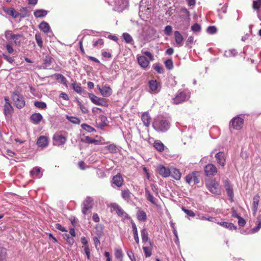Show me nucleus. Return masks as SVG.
Masks as SVG:
<instances>
[{
    "instance_id": "f257e3e1",
    "label": "nucleus",
    "mask_w": 261,
    "mask_h": 261,
    "mask_svg": "<svg viewBox=\"0 0 261 261\" xmlns=\"http://www.w3.org/2000/svg\"><path fill=\"white\" fill-rule=\"evenodd\" d=\"M154 129L158 132H165L170 127V123L162 116L157 117L152 124Z\"/></svg>"
},
{
    "instance_id": "f03ea898",
    "label": "nucleus",
    "mask_w": 261,
    "mask_h": 261,
    "mask_svg": "<svg viewBox=\"0 0 261 261\" xmlns=\"http://www.w3.org/2000/svg\"><path fill=\"white\" fill-rule=\"evenodd\" d=\"M5 37L8 41H13L15 45L18 46L24 40L23 35L13 34L12 31L9 30L5 32Z\"/></svg>"
},
{
    "instance_id": "7ed1b4c3",
    "label": "nucleus",
    "mask_w": 261,
    "mask_h": 261,
    "mask_svg": "<svg viewBox=\"0 0 261 261\" xmlns=\"http://www.w3.org/2000/svg\"><path fill=\"white\" fill-rule=\"evenodd\" d=\"M205 184L207 188L213 194L216 195L220 194L221 186L215 179L206 180Z\"/></svg>"
},
{
    "instance_id": "20e7f679",
    "label": "nucleus",
    "mask_w": 261,
    "mask_h": 261,
    "mask_svg": "<svg viewBox=\"0 0 261 261\" xmlns=\"http://www.w3.org/2000/svg\"><path fill=\"white\" fill-rule=\"evenodd\" d=\"M12 99L15 106L18 109H21L25 106V101L23 96L17 92H14L12 95Z\"/></svg>"
},
{
    "instance_id": "39448f33",
    "label": "nucleus",
    "mask_w": 261,
    "mask_h": 261,
    "mask_svg": "<svg viewBox=\"0 0 261 261\" xmlns=\"http://www.w3.org/2000/svg\"><path fill=\"white\" fill-rule=\"evenodd\" d=\"M190 97V93L188 91H178L175 97L173 99V103L177 105L186 100Z\"/></svg>"
},
{
    "instance_id": "423d86ee",
    "label": "nucleus",
    "mask_w": 261,
    "mask_h": 261,
    "mask_svg": "<svg viewBox=\"0 0 261 261\" xmlns=\"http://www.w3.org/2000/svg\"><path fill=\"white\" fill-rule=\"evenodd\" d=\"M53 144L56 146L64 145L66 141L67 138L63 135L59 133H55L53 137Z\"/></svg>"
},
{
    "instance_id": "0eeeda50",
    "label": "nucleus",
    "mask_w": 261,
    "mask_h": 261,
    "mask_svg": "<svg viewBox=\"0 0 261 261\" xmlns=\"http://www.w3.org/2000/svg\"><path fill=\"white\" fill-rule=\"evenodd\" d=\"M198 176L199 173L198 172H193L186 176V180L189 184L194 185L199 182Z\"/></svg>"
},
{
    "instance_id": "6e6552de",
    "label": "nucleus",
    "mask_w": 261,
    "mask_h": 261,
    "mask_svg": "<svg viewBox=\"0 0 261 261\" xmlns=\"http://www.w3.org/2000/svg\"><path fill=\"white\" fill-rule=\"evenodd\" d=\"M243 122V119L241 117L237 116L231 119L229 124L233 129L239 130L242 127Z\"/></svg>"
},
{
    "instance_id": "1a4fd4ad",
    "label": "nucleus",
    "mask_w": 261,
    "mask_h": 261,
    "mask_svg": "<svg viewBox=\"0 0 261 261\" xmlns=\"http://www.w3.org/2000/svg\"><path fill=\"white\" fill-rule=\"evenodd\" d=\"M113 10L118 12H122L127 6L128 0H116Z\"/></svg>"
},
{
    "instance_id": "9d476101",
    "label": "nucleus",
    "mask_w": 261,
    "mask_h": 261,
    "mask_svg": "<svg viewBox=\"0 0 261 261\" xmlns=\"http://www.w3.org/2000/svg\"><path fill=\"white\" fill-rule=\"evenodd\" d=\"M89 98L91 101L95 105L102 106H107L108 104L102 98L98 97L93 94H89Z\"/></svg>"
},
{
    "instance_id": "9b49d317",
    "label": "nucleus",
    "mask_w": 261,
    "mask_h": 261,
    "mask_svg": "<svg viewBox=\"0 0 261 261\" xmlns=\"http://www.w3.org/2000/svg\"><path fill=\"white\" fill-rule=\"evenodd\" d=\"M149 92L150 93H157L160 90V84L156 80H150L148 82Z\"/></svg>"
},
{
    "instance_id": "f8f14e48",
    "label": "nucleus",
    "mask_w": 261,
    "mask_h": 261,
    "mask_svg": "<svg viewBox=\"0 0 261 261\" xmlns=\"http://www.w3.org/2000/svg\"><path fill=\"white\" fill-rule=\"evenodd\" d=\"M92 202L93 199L90 197H87L84 201L82 213L84 215L87 214L88 211L92 208L93 205Z\"/></svg>"
},
{
    "instance_id": "ddd939ff",
    "label": "nucleus",
    "mask_w": 261,
    "mask_h": 261,
    "mask_svg": "<svg viewBox=\"0 0 261 261\" xmlns=\"http://www.w3.org/2000/svg\"><path fill=\"white\" fill-rule=\"evenodd\" d=\"M224 187L229 200L232 201L233 200V190L232 186L228 180L224 181Z\"/></svg>"
},
{
    "instance_id": "4468645a",
    "label": "nucleus",
    "mask_w": 261,
    "mask_h": 261,
    "mask_svg": "<svg viewBox=\"0 0 261 261\" xmlns=\"http://www.w3.org/2000/svg\"><path fill=\"white\" fill-rule=\"evenodd\" d=\"M204 172L207 176L214 175L217 172V169L214 165L210 164L205 166Z\"/></svg>"
},
{
    "instance_id": "2eb2a0df",
    "label": "nucleus",
    "mask_w": 261,
    "mask_h": 261,
    "mask_svg": "<svg viewBox=\"0 0 261 261\" xmlns=\"http://www.w3.org/2000/svg\"><path fill=\"white\" fill-rule=\"evenodd\" d=\"M37 145L41 148H45L48 145V140L46 137L44 136H40L37 141Z\"/></svg>"
},
{
    "instance_id": "dca6fc26",
    "label": "nucleus",
    "mask_w": 261,
    "mask_h": 261,
    "mask_svg": "<svg viewBox=\"0 0 261 261\" xmlns=\"http://www.w3.org/2000/svg\"><path fill=\"white\" fill-rule=\"evenodd\" d=\"M158 171L160 174L164 177H169L171 174L170 169L163 165L159 166Z\"/></svg>"
},
{
    "instance_id": "f3484780",
    "label": "nucleus",
    "mask_w": 261,
    "mask_h": 261,
    "mask_svg": "<svg viewBox=\"0 0 261 261\" xmlns=\"http://www.w3.org/2000/svg\"><path fill=\"white\" fill-rule=\"evenodd\" d=\"M137 60L140 66L143 68L146 69L149 65V61L144 56H138Z\"/></svg>"
},
{
    "instance_id": "a211bd4d",
    "label": "nucleus",
    "mask_w": 261,
    "mask_h": 261,
    "mask_svg": "<svg viewBox=\"0 0 261 261\" xmlns=\"http://www.w3.org/2000/svg\"><path fill=\"white\" fill-rule=\"evenodd\" d=\"M98 88L101 95L104 97H108L112 93V90L109 86H105L102 88L99 87Z\"/></svg>"
},
{
    "instance_id": "6ab92c4d",
    "label": "nucleus",
    "mask_w": 261,
    "mask_h": 261,
    "mask_svg": "<svg viewBox=\"0 0 261 261\" xmlns=\"http://www.w3.org/2000/svg\"><path fill=\"white\" fill-rule=\"evenodd\" d=\"M215 158L217 160V163L222 166H224L225 165V156L223 152H219L215 155Z\"/></svg>"
},
{
    "instance_id": "aec40b11",
    "label": "nucleus",
    "mask_w": 261,
    "mask_h": 261,
    "mask_svg": "<svg viewBox=\"0 0 261 261\" xmlns=\"http://www.w3.org/2000/svg\"><path fill=\"white\" fill-rule=\"evenodd\" d=\"M98 122H97V125L98 127L102 128L104 126L108 125V121L107 117L103 115H100L99 116L98 120Z\"/></svg>"
},
{
    "instance_id": "412c9836",
    "label": "nucleus",
    "mask_w": 261,
    "mask_h": 261,
    "mask_svg": "<svg viewBox=\"0 0 261 261\" xmlns=\"http://www.w3.org/2000/svg\"><path fill=\"white\" fill-rule=\"evenodd\" d=\"M31 122L34 124H39L43 119V117L40 113H34L31 116Z\"/></svg>"
},
{
    "instance_id": "4be33fe9",
    "label": "nucleus",
    "mask_w": 261,
    "mask_h": 261,
    "mask_svg": "<svg viewBox=\"0 0 261 261\" xmlns=\"http://www.w3.org/2000/svg\"><path fill=\"white\" fill-rule=\"evenodd\" d=\"M112 181L117 187H120L123 185V179L120 174H117L113 177Z\"/></svg>"
},
{
    "instance_id": "5701e85b",
    "label": "nucleus",
    "mask_w": 261,
    "mask_h": 261,
    "mask_svg": "<svg viewBox=\"0 0 261 261\" xmlns=\"http://www.w3.org/2000/svg\"><path fill=\"white\" fill-rule=\"evenodd\" d=\"M174 37L176 43L178 46H181L182 45V42L184 41V38L181 34L179 31H175Z\"/></svg>"
},
{
    "instance_id": "b1692460",
    "label": "nucleus",
    "mask_w": 261,
    "mask_h": 261,
    "mask_svg": "<svg viewBox=\"0 0 261 261\" xmlns=\"http://www.w3.org/2000/svg\"><path fill=\"white\" fill-rule=\"evenodd\" d=\"M13 112V108L11 104H5L4 113L6 117H10Z\"/></svg>"
},
{
    "instance_id": "393cba45",
    "label": "nucleus",
    "mask_w": 261,
    "mask_h": 261,
    "mask_svg": "<svg viewBox=\"0 0 261 261\" xmlns=\"http://www.w3.org/2000/svg\"><path fill=\"white\" fill-rule=\"evenodd\" d=\"M141 119L145 126L147 127L149 126L151 118L148 112H144L142 115Z\"/></svg>"
},
{
    "instance_id": "a878e982",
    "label": "nucleus",
    "mask_w": 261,
    "mask_h": 261,
    "mask_svg": "<svg viewBox=\"0 0 261 261\" xmlns=\"http://www.w3.org/2000/svg\"><path fill=\"white\" fill-rule=\"evenodd\" d=\"M145 197L147 200L150 201L153 204L156 205V199L154 197V196L150 193V191L148 189H145Z\"/></svg>"
},
{
    "instance_id": "bb28decb",
    "label": "nucleus",
    "mask_w": 261,
    "mask_h": 261,
    "mask_svg": "<svg viewBox=\"0 0 261 261\" xmlns=\"http://www.w3.org/2000/svg\"><path fill=\"white\" fill-rule=\"evenodd\" d=\"M132 195V193L128 189H124L121 192L122 197L127 201H129L130 200Z\"/></svg>"
},
{
    "instance_id": "cd10ccee",
    "label": "nucleus",
    "mask_w": 261,
    "mask_h": 261,
    "mask_svg": "<svg viewBox=\"0 0 261 261\" xmlns=\"http://www.w3.org/2000/svg\"><path fill=\"white\" fill-rule=\"evenodd\" d=\"M4 11L8 15L11 16L13 18H17L19 14L17 12L14 8H4Z\"/></svg>"
},
{
    "instance_id": "c85d7f7f",
    "label": "nucleus",
    "mask_w": 261,
    "mask_h": 261,
    "mask_svg": "<svg viewBox=\"0 0 261 261\" xmlns=\"http://www.w3.org/2000/svg\"><path fill=\"white\" fill-rule=\"evenodd\" d=\"M171 174L170 175L176 180H179L181 177V173L179 170L176 168L170 169Z\"/></svg>"
},
{
    "instance_id": "c756f323",
    "label": "nucleus",
    "mask_w": 261,
    "mask_h": 261,
    "mask_svg": "<svg viewBox=\"0 0 261 261\" xmlns=\"http://www.w3.org/2000/svg\"><path fill=\"white\" fill-rule=\"evenodd\" d=\"M259 201V196L258 195H255L253 197V205H252L254 215H255L257 212Z\"/></svg>"
},
{
    "instance_id": "7c9ffc66",
    "label": "nucleus",
    "mask_w": 261,
    "mask_h": 261,
    "mask_svg": "<svg viewBox=\"0 0 261 261\" xmlns=\"http://www.w3.org/2000/svg\"><path fill=\"white\" fill-rule=\"evenodd\" d=\"M47 14V11L43 9L37 10L34 12V15L36 18L44 17Z\"/></svg>"
},
{
    "instance_id": "2f4dec72",
    "label": "nucleus",
    "mask_w": 261,
    "mask_h": 261,
    "mask_svg": "<svg viewBox=\"0 0 261 261\" xmlns=\"http://www.w3.org/2000/svg\"><path fill=\"white\" fill-rule=\"evenodd\" d=\"M218 224L230 230L236 229L237 228V227L233 224L227 222H218Z\"/></svg>"
},
{
    "instance_id": "473e14b6",
    "label": "nucleus",
    "mask_w": 261,
    "mask_h": 261,
    "mask_svg": "<svg viewBox=\"0 0 261 261\" xmlns=\"http://www.w3.org/2000/svg\"><path fill=\"white\" fill-rule=\"evenodd\" d=\"M155 148L160 152H162L164 150V145L162 142L159 140L155 141L153 144Z\"/></svg>"
},
{
    "instance_id": "72a5a7b5",
    "label": "nucleus",
    "mask_w": 261,
    "mask_h": 261,
    "mask_svg": "<svg viewBox=\"0 0 261 261\" xmlns=\"http://www.w3.org/2000/svg\"><path fill=\"white\" fill-rule=\"evenodd\" d=\"M39 29L43 32L46 33H48L50 30V27L49 24L43 21L39 24Z\"/></svg>"
},
{
    "instance_id": "f704fd0d",
    "label": "nucleus",
    "mask_w": 261,
    "mask_h": 261,
    "mask_svg": "<svg viewBox=\"0 0 261 261\" xmlns=\"http://www.w3.org/2000/svg\"><path fill=\"white\" fill-rule=\"evenodd\" d=\"M40 169L41 168L38 167H36L34 168L31 171V174L33 177H36L40 178L41 177V174H40Z\"/></svg>"
},
{
    "instance_id": "c9c22d12",
    "label": "nucleus",
    "mask_w": 261,
    "mask_h": 261,
    "mask_svg": "<svg viewBox=\"0 0 261 261\" xmlns=\"http://www.w3.org/2000/svg\"><path fill=\"white\" fill-rule=\"evenodd\" d=\"M113 208L116 213L120 216H123L124 214H126L121 207L117 204H114L113 205Z\"/></svg>"
},
{
    "instance_id": "e433bc0d",
    "label": "nucleus",
    "mask_w": 261,
    "mask_h": 261,
    "mask_svg": "<svg viewBox=\"0 0 261 261\" xmlns=\"http://www.w3.org/2000/svg\"><path fill=\"white\" fill-rule=\"evenodd\" d=\"M122 37L126 43L134 44V40L132 37L127 33H124Z\"/></svg>"
},
{
    "instance_id": "4c0bfd02",
    "label": "nucleus",
    "mask_w": 261,
    "mask_h": 261,
    "mask_svg": "<svg viewBox=\"0 0 261 261\" xmlns=\"http://www.w3.org/2000/svg\"><path fill=\"white\" fill-rule=\"evenodd\" d=\"M132 224L133 231V232H134V239L135 240V242L137 244H139V237H138V230H137V226H136V224H135V223L134 222H132Z\"/></svg>"
},
{
    "instance_id": "58836bf2",
    "label": "nucleus",
    "mask_w": 261,
    "mask_h": 261,
    "mask_svg": "<svg viewBox=\"0 0 261 261\" xmlns=\"http://www.w3.org/2000/svg\"><path fill=\"white\" fill-rule=\"evenodd\" d=\"M137 216L139 221H145L147 219L146 214L143 211H139L137 212Z\"/></svg>"
},
{
    "instance_id": "ea45409f",
    "label": "nucleus",
    "mask_w": 261,
    "mask_h": 261,
    "mask_svg": "<svg viewBox=\"0 0 261 261\" xmlns=\"http://www.w3.org/2000/svg\"><path fill=\"white\" fill-rule=\"evenodd\" d=\"M7 255L6 249L0 246V261H5Z\"/></svg>"
},
{
    "instance_id": "a19ab883",
    "label": "nucleus",
    "mask_w": 261,
    "mask_h": 261,
    "mask_svg": "<svg viewBox=\"0 0 261 261\" xmlns=\"http://www.w3.org/2000/svg\"><path fill=\"white\" fill-rule=\"evenodd\" d=\"M72 87L74 91L77 93H81L82 92V88L81 86V84L73 83L72 84Z\"/></svg>"
},
{
    "instance_id": "79ce46f5",
    "label": "nucleus",
    "mask_w": 261,
    "mask_h": 261,
    "mask_svg": "<svg viewBox=\"0 0 261 261\" xmlns=\"http://www.w3.org/2000/svg\"><path fill=\"white\" fill-rule=\"evenodd\" d=\"M106 148L111 153H116L119 150V149L116 145L113 144L106 146Z\"/></svg>"
},
{
    "instance_id": "37998d69",
    "label": "nucleus",
    "mask_w": 261,
    "mask_h": 261,
    "mask_svg": "<svg viewBox=\"0 0 261 261\" xmlns=\"http://www.w3.org/2000/svg\"><path fill=\"white\" fill-rule=\"evenodd\" d=\"M141 238H142V242H147L148 240V232H147V231L146 230V229L145 228H143L141 230Z\"/></svg>"
},
{
    "instance_id": "c03bdc74",
    "label": "nucleus",
    "mask_w": 261,
    "mask_h": 261,
    "mask_svg": "<svg viewBox=\"0 0 261 261\" xmlns=\"http://www.w3.org/2000/svg\"><path fill=\"white\" fill-rule=\"evenodd\" d=\"M237 54V52L235 49H230L228 51H226L224 56L226 57H234Z\"/></svg>"
},
{
    "instance_id": "a18cd8bd",
    "label": "nucleus",
    "mask_w": 261,
    "mask_h": 261,
    "mask_svg": "<svg viewBox=\"0 0 261 261\" xmlns=\"http://www.w3.org/2000/svg\"><path fill=\"white\" fill-rule=\"evenodd\" d=\"M81 127L83 129L86 130L89 133H92L95 131V129L93 127L87 124H82Z\"/></svg>"
},
{
    "instance_id": "49530a36",
    "label": "nucleus",
    "mask_w": 261,
    "mask_h": 261,
    "mask_svg": "<svg viewBox=\"0 0 261 261\" xmlns=\"http://www.w3.org/2000/svg\"><path fill=\"white\" fill-rule=\"evenodd\" d=\"M34 106L39 109H45L46 108V104L43 101H35Z\"/></svg>"
},
{
    "instance_id": "de8ad7c7",
    "label": "nucleus",
    "mask_w": 261,
    "mask_h": 261,
    "mask_svg": "<svg viewBox=\"0 0 261 261\" xmlns=\"http://www.w3.org/2000/svg\"><path fill=\"white\" fill-rule=\"evenodd\" d=\"M103 44V41L102 39L99 38L97 40L93 41V46L95 47H100Z\"/></svg>"
},
{
    "instance_id": "09e8293b",
    "label": "nucleus",
    "mask_w": 261,
    "mask_h": 261,
    "mask_svg": "<svg viewBox=\"0 0 261 261\" xmlns=\"http://www.w3.org/2000/svg\"><path fill=\"white\" fill-rule=\"evenodd\" d=\"M67 119L73 124H79L81 122V120L78 118L72 116H67Z\"/></svg>"
},
{
    "instance_id": "8fccbe9b",
    "label": "nucleus",
    "mask_w": 261,
    "mask_h": 261,
    "mask_svg": "<svg viewBox=\"0 0 261 261\" xmlns=\"http://www.w3.org/2000/svg\"><path fill=\"white\" fill-rule=\"evenodd\" d=\"M53 60V59L50 57H46L45 58L44 60V64L45 65V66L46 68H49L51 63H52V61Z\"/></svg>"
},
{
    "instance_id": "3c124183",
    "label": "nucleus",
    "mask_w": 261,
    "mask_h": 261,
    "mask_svg": "<svg viewBox=\"0 0 261 261\" xmlns=\"http://www.w3.org/2000/svg\"><path fill=\"white\" fill-rule=\"evenodd\" d=\"M35 39L36 40V42L38 45L41 48L43 46V41L42 40V38L39 34H36L35 35Z\"/></svg>"
},
{
    "instance_id": "603ef678",
    "label": "nucleus",
    "mask_w": 261,
    "mask_h": 261,
    "mask_svg": "<svg viewBox=\"0 0 261 261\" xmlns=\"http://www.w3.org/2000/svg\"><path fill=\"white\" fill-rule=\"evenodd\" d=\"M261 7V0H256L253 2L252 8L254 10H258Z\"/></svg>"
},
{
    "instance_id": "864d4df0",
    "label": "nucleus",
    "mask_w": 261,
    "mask_h": 261,
    "mask_svg": "<svg viewBox=\"0 0 261 261\" xmlns=\"http://www.w3.org/2000/svg\"><path fill=\"white\" fill-rule=\"evenodd\" d=\"M165 65L166 67L169 69L171 70L173 67V61L172 59H168L165 62Z\"/></svg>"
},
{
    "instance_id": "5fc2aeb1",
    "label": "nucleus",
    "mask_w": 261,
    "mask_h": 261,
    "mask_svg": "<svg viewBox=\"0 0 261 261\" xmlns=\"http://www.w3.org/2000/svg\"><path fill=\"white\" fill-rule=\"evenodd\" d=\"M154 69L159 73H163L164 71L163 68L159 64L154 65Z\"/></svg>"
},
{
    "instance_id": "6e6d98bb",
    "label": "nucleus",
    "mask_w": 261,
    "mask_h": 261,
    "mask_svg": "<svg viewBox=\"0 0 261 261\" xmlns=\"http://www.w3.org/2000/svg\"><path fill=\"white\" fill-rule=\"evenodd\" d=\"M257 225L256 227H254L252 229L253 232H256L258 231L261 228V217H258L257 218Z\"/></svg>"
},
{
    "instance_id": "4d7b16f0",
    "label": "nucleus",
    "mask_w": 261,
    "mask_h": 261,
    "mask_svg": "<svg viewBox=\"0 0 261 261\" xmlns=\"http://www.w3.org/2000/svg\"><path fill=\"white\" fill-rule=\"evenodd\" d=\"M143 249L146 257H149L151 255V250L148 247H143Z\"/></svg>"
},
{
    "instance_id": "13d9d810",
    "label": "nucleus",
    "mask_w": 261,
    "mask_h": 261,
    "mask_svg": "<svg viewBox=\"0 0 261 261\" xmlns=\"http://www.w3.org/2000/svg\"><path fill=\"white\" fill-rule=\"evenodd\" d=\"M84 141L88 143H97L98 142V140L92 139L89 136L85 137V140Z\"/></svg>"
},
{
    "instance_id": "bf43d9fd",
    "label": "nucleus",
    "mask_w": 261,
    "mask_h": 261,
    "mask_svg": "<svg viewBox=\"0 0 261 261\" xmlns=\"http://www.w3.org/2000/svg\"><path fill=\"white\" fill-rule=\"evenodd\" d=\"M182 210L190 217H194L195 216V213L191 210H187L185 207H182Z\"/></svg>"
},
{
    "instance_id": "052dcab7",
    "label": "nucleus",
    "mask_w": 261,
    "mask_h": 261,
    "mask_svg": "<svg viewBox=\"0 0 261 261\" xmlns=\"http://www.w3.org/2000/svg\"><path fill=\"white\" fill-rule=\"evenodd\" d=\"M197 219L201 220H207V221H211V222H213L214 220V218H213L212 217H209L207 218L205 216H200L199 215H198Z\"/></svg>"
},
{
    "instance_id": "680f3d73",
    "label": "nucleus",
    "mask_w": 261,
    "mask_h": 261,
    "mask_svg": "<svg viewBox=\"0 0 261 261\" xmlns=\"http://www.w3.org/2000/svg\"><path fill=\"white\" fill-rule=\"evenodd\" d=\"M217 30V28L215 26H210L207 28V32L210 34L216 33Z\"/></svg>"
},
{
    "instance_id": "e2e57ef3",
    "label": "nucleus",
    "mask_w": 261,
    "mask_h": 261,
    "mask_svg": "<svg viewBox=\"0 0 261 261\" xmlns=\"http://www.w3.org/2000/svg\"><path fill=\"white\" fill-rule=\"evenodd\" d=\"M191 30L193 32H199L200 31L201 27H200V25L199 24L196 23L194 24L192 26Z\"/></svg>"
},
{
    "instance_id": "0e129e2a",
    "label": "nucleus",
    "mask_w": 261,
    "mask_h": 261,
    "mask_svg": "<svg viewBox=\"0 0 261 261\" xmlns=\"http://www.w3.org/2000/svg\"><path fill=\"white\" fill-rule=\"evenodd\" d=\"M64 238L70 245H72L73 244L74 240L73 238L70 237L69 234H65V236H64Z\"/></svg>"
},
{
    "instance_id": "69168bd1",
    "label": "nucleus",
    "mask_w": 261,
    "mask_h": 261,
    "mask_svg": "<svg viewBox=\"0 0 261 261\" xmlns=\"http://www.w3.org/2000/svg\"><path fill=\"white\" fill-rule=\"evenodd\" d=\"M172 31V27L170 25H167L165 27L164 31V33L166 35L169 36L171 35Z\"/></svg>"
},
{
    "instance_id": "338daca9",
    "label": "nucleus",
    "mask_w": 261,
    "mask_h": 261,
    "mask_svg": "<svg viewBox=\"0 0 261 261\" xmlns=\"http://www.w3.org/2000/svg\"><path fill=\"white\" fill-rule=\"evenodd\" d=\"M20 13L19 15L21 17H25L28 15L27 9L24 7H22L20 10Z\"/></svg>"
},
{
    "instance_id": "774afa93",
    "label": "nucleus",
    "mask_w": 261,
    "mask_h": 261,
    "mask_svg": "<svg viewBox=\"0 0 261 261\" xmlns=\"http://www.w3.org/2000/svg\"><path fill=\"white\" fill-rule=\"evenodd\" d=\"M77 103L82 112L84 114L87 113L88 112V110L87 108L85 107L80 101L78 100Z\"/></svg>"
}]
</instances>
